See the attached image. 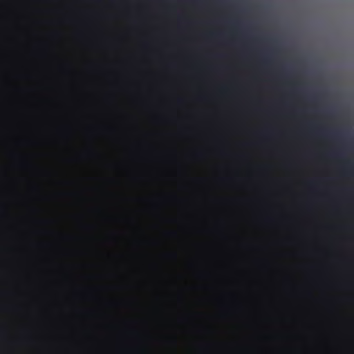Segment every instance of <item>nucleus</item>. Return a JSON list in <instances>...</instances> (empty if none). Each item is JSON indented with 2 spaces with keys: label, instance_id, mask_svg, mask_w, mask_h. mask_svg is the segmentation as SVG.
I'll list each match as a JSON object with an SVG mask.
<instances>
[{
  "label": "nucleus",
  "instance_id": "nucleus-1",
  "mask_svg": "<svg viewBox=\"0 0 354 354\" xmlns=\"http://www.w3.org/2000/svg\"><path fill=\"white\" fill-rule=\"evenodd\" d=\"M344 174H349L348 170H347V169H346V170H345Z\"/></svg>",
  "mask_w": 354,
  "mask_h": 354
}]
</instances>
